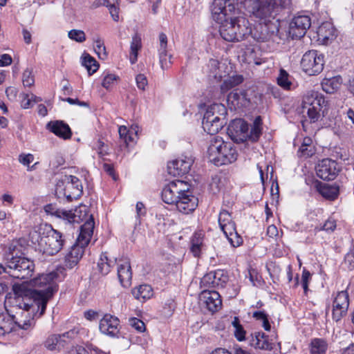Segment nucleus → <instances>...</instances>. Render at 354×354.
Returning a JSON list of instances; mask_svg holds the SVG:
<instances>
[{
    "instance_id": "3c124183",
    "label": "nucleus",
    "mask_w": 354,
    "mask_h": 354,
    "mask_svg": "<svg viewBox=\"0 0 354 354\" xmlns=\"http://www.w3.org/2000/svg\"><path fill=\"white\" fill-rule=\"evenodd\" d=\"M246 133L248 136V140L252 142H256L261 135V127H259L257 126L254 127L252 125L250 131L249 129L247 130Z\"/></svg>"
},
{
    "instance_id": "7c9ffc66",
    "label": "nucleus",
    "mask_w": 354,
    "mask_h": 354,
    "mask_svg": "<svg viewBox=\"0 0 354 354\" xmlns=\"http://www.w3.org/2000/svg\"><path fill=\"white\" fill-rule=\"evenodd\" d=\"M132 295L136 299L143 302L153 296V289L149 285L142 284L134 288Z\"/></svg>"
},
{
    "instance_id": "052dcab7",
    "label": "nucleus",
    "mask_w": 354,
    "mask_h": 354,
    "mask_svg": "<svg viewBox=\"0 0 354 354\" xmlns=\"http://www.w3.org/2000/svg\"><path fill=\"white\" fill-rule=\"evenodd\" d=\"M159 47L158 51H166L167 50V35L161 32L159 34Z\"/></svg>"
},
{
    "instance_id": "7ed1b4c3",
    "label": "nucleus",
    "mask_w": 354,
    "mask_h": 354,
    "mask_svg": "<svg viewBox=\"0 0 354 354\" xmlns=\"http://www.w3.org/2000/svg\"><path fill=\"white\" fill-rule=\"evenodd\" d=\"M59 278L57 269L49 273L41 274L30 281V286L32 288L30 296L34 299L37 310H40L39 317L44 314L48 300L57 290V281Z\"/></svg>"
},
{
    "instance_id": "20e7f679",
    "label": "nucleus",
    "mask_w": 354,
    "mask_h": 354,
    "mask_svg": "<svg viewBox=\"0 0 354 354\" xmlns=\"http://www.w3.org/2000/svg\"><path fill=\"white\" fill-rule=\"evenodd\" d=\"M30 238L32 243L37 244L40 252L50 256L57 254L64 244L62 234L47 224L31 233Z\"/></svg>"
},
{
    "instance_id": "774afa93",
    "label": "nucleus",
    "mask_w": 354,
    "mask_h": 354,
    "mask_svg": "<svg viewBox=\"0 0 354 354\" xmlns=\"http://www.w3.org/2000/svg\"><path fill=\"white\" fill-rule=\"evenodd\" d=\"M18 91L16 88L9 86L6 90V94L9 100H14L17 97Z\"/></svg>"
},
{
    "instance_id": "39448f33",
    "label": "nucleus",
    "mask_w": 354,
    "mask_h": 354,
    "mask_svg": "<svg viewBox=\"0 0 354 354\" xmlns=\"http://www.w3.org/2000/svg\"><path fill=\"white\" fill-rule=\"evenodd\" d=\"M238 153L233 145L225 142L222 138H213L207 148V158L209 162L219 166L234 162Z\"/></svg>"
},
{
    "instance_id": "6ab92c4d",
    "label": "nucleus",
    "mask_w": 354,
    "mask_h": 354,
    "mask_svg": "<svg viewBox=\"0 0 354 354\" xmlns=\"http://www.w3.org/2000/svg\"><path fill=\"white\" fill-rule=\"evenodd\" d=\"M199 299L201 305L212 313L221 308L222 300L216 291L203 290L199 296Z\"/></svg>"
},
{
    "instance_id": "de8ad7c7",
    "label": "nucleus",
    "mask_w": 354,
    "mask_h": 354,
    "mask_svg": "<svg viewBox=\"0 0 354 354\" xmlns=\"http://www.w3.org/2000/svg\"><path fill=\"white\" fill-rule=\"evenodd\" d=\"M252 317L257 320L262 321V326L266 330L269 331L270 330L271 326L268 319V315L264 311H255L253 313Z\"/></svg>"
},
{
    "instance_id": "0eeeda50",
    "label": "nucleus",
    "mask_w": 354,
    "mask_h": 354,
    "mask_svg": "<svg viewBox=\"0 0 354 354\" xmlns=\"http://www.w3.org/2000/svg\"><path fill=\"white\" fill-rule=\"evenodd\" d=\"M226 107L222 104H213L207 109L202 122L203 128L207 133H217L226 124Z\"/></svg>"
},
{
    "instance_id": "aec40b11",
    "label": "nucleus",
    "mask_w": 354,
    "mask_h": 354,
    "mask_svg": "<svg viewBox=\"0 0 354 354\" xmlns=\"http://www.w3.org/2000/svg\"><path fill=\"white\" fill-rule=\"evenodd\" d=\"M194 162L191 157H182L176 159L167 165L168 173L173 176H181L187 174Z\"/></svg>"
},
{
    "instance_id": "c85d7f7f",
    "label": "nucleus",
    "mask_w": 354,
    "mask_h": 354,
    "mask_svg": "<svg viewBox=\"0 0 354 354\" xmlns=\"http://www.w3.org/2000/svg\"><path fill=\"white\" fill-rule=\"evenodd\" d=\"M318 40L323 44H327L335 38V29L329 22L322 23L317 28Z\"/></svg>"
},
{
    "instance_id": "69168bd1",
    "label": "nucleus",
    "mask_w": 354,
    "mask_h": 354,
    "mask_svg": "<svg viewBox=\"0 0 354 354\" xmlns=\"http://www.w3.org/2000/svg\"><path fill=\"white\" fill-rule=\"evenodd\" d=\"M344 263L351 270L354 268V252L346 254L344 258Z\"/></svg>"
},
{
    "instance_id": "f8f14e48",
    "label": "nucleus",
    "mask_w": 354,
    "mask_h": 354,
    "mask_svg": "<svg viewBox=\"0 0 354 354\" xmlns=\"http://www.w3.org/2000/svg\"><path fill=\"white\" fill-rule=\"evenodd\" d=\"M324 55L317 50H308L301 58V67L308 75H316L324 68Z\"/></svg>"
},
{
    "instance_id": "72a5a7b5",
    "label": "nucleus",
    "mask_w": 354,
    "mask_h": 354,
    "mask_svg": "<svg viewBox=\"0 0 354 354\" xmlns=\"http://www.w3.org/2000/svg\"><path fill=\"white\" fill-rule=\"evenodd\" d=\"M119 1L120 0H97V4L109 8V12L115 21H119Z\"/></svg>"
},
{
    "instance_id": "dca6fc26",
    "label": "nucleus",
    "mask_w": 354,
    "mask_h": 354,
    "mask_svg": "<svg viewBox=\"0 0 354 354\" xmlns=\"http://www.w3.org/2000/svg\"><path fill=\"white\" fill-rule=\"evenodd\" d=\"M339 171L337 163L330 159H324L316 167V173L319 178L324 180H333Z\"/></svg>"
},
{
    "instance_id": "603ef678",
    "label": "nucleus",
    "mask_w": 354,
    "mask_h": 354,
    "mask_svg": "<svg viewBox=\"0 0 354 354\" xmlns=\"http://www.w3.org/2000/svg\"><path fill=\"white\" fill-rule=\"evenodd\" d=\"M22 82L24 86H31L35 84V78L32 71L26 69L23 73Z\"/></svg>"
},
{
    "instance_id": "1a4fd4ad",
    "label": "nucleus",
    "mask_w": 354,
    "mask_h": 354,
    "mask_svg": "<svg viewBox=\"0 0 354 354\" xmlns=\"http://www.w3.org/2000/svg\"><path fill=\"white\" fill-rule=\"evenodd\" d=\"M326 101L322 93L317 91H308L303 97V109L307 111V114L311 122H317L321 112L324 114L323 108L326 106Z\"/></svg>"
},
{
    "instance_id": "bb28decb",
    "label": "nucleus",
    "mask_w": 354,
    "mask_h": 354,
    "mask_svg": "<svg viewBox=\"0 0 354 354\" xmlns=\"http://www.w3.org/2000/svg\"><path fill=\"white\" fill-rule=\"evenodd\" d=\"M248 340L249 344L255 348L261 350H271L272 348L268 336L263 332L255 331L251 333Z\"/></svg>"
},
{
    "instance_id": "a211bd4d",
    "label": "nucleus",
    "mask_w": 354,
    "mask_h": 354,
    "mask_svg": "<svg viewBox=\"0 0 354 354\" xmlns=\"http://www.w3.org/2000/svg\"><path fill=\"white\" fill-rule=\"evenodd\" d=\"M311 26L310 18L306 15H300L293 18L290 24V34L293 39L303 37Z\"/></svg>"
},
{
    "instance_id": "4be33fe9",
    "label": "nucleus",
    "mask_w": 354,
    "mask_h": 354,
    "mask_svg": "<svg viewBox=\"0 0 354 354\" xmlns=\"http://www.w3.org/2000/svg\"><path fill=\"white\" fill-rule=\"evenodd\" d=\"M227 100L228 104L231 106V109L234 110L246 106L249 103L246 91L240 88H236L231 91L227 95Z\"/></svg>"
},
{
    "instance_id": "f257e3e1",
    "label": "nucleus",
    "mask_w": 354,
    "mask_h": 354,
    "mask_svg": "<svg viewBox=\"0 0 354 354\" xmlns=\"http://www.w3.org/2000/svg\"><path fill=\"white\" fill-rule=\"evenodd\" d=\"M291 0H245L244 8L251 17L263 22L251 28V36L254 40L263 42L274 33L270 19H274L281 8H286Z\"/></svg>"
},
{
    "instance_id": "f03ea898",
    "label": "nucleus",
    "mask_w": 354,
    "mask_h": 354,
    "mask_svg": "<svg viewBox=\"0 0 354 354\" xmlns=\"http://www.w3.org/2000/svg\"><path fill=\"white\" fill-rule=\"evenodd\" d=\"M189 187L184 180H173L163 188L161 193L162 200L165 203L175 205L180 212L189 214L196 208L198 203Z\"/></svg>"
},
{
    "instance_id": "cd10ccee",
    "label": "nucleus",
    "mask_w": 354,
    "mask_h": 354,
    "mask_svg": "<svg viewBox=\"0 0 354 354\" xmlns=\"http://www.w3.org/2000/svg\"><path fill=\"white\" fill-rule=\"evenodd\" d=\"M233 20V29L236 35L241 34V41L245 39L251 33V26L248 19L244 17L232 18Z\"/></svg>"
},
{
    "instance_id": "b1692460",
    "label": "nucleus",
    "mask_w": 354,
    "mask_h": 354,
    "mask_svg": "<svg viewBox=\"0 0 354 354\" xmlns=\"http://www.w3.org/2000/svg\"><path fill=\"white\" fill-rule=\"evenodd\" d=\"M46 129L64 140L70 139L72 136L71 128L62 120L50 121L46 124Z\"/></svg>"
},
{
    "instance_id": "bf43d9fd",
    "label": "nucleus",
    "mask_w": 354,
    "mask_h": 354,
    "mask_svg": "<svg viewBox=\"0 0 354 354\" xmlns=\"http://www.w3.org/2000/svg\"><path fill=\"white\" fill-rule=\"evenodd\" d=\"M118 133L120 138L123 139L127 145L132 140V138L129 136V131L124 126H120L118 129Z\"/></svg>"
},
{
    "instance_id": "58836bf2",
    "label": "nucleus",
    "mask_w": 354,
    "mask_h": 354,
    "mask_svg": "<svg viewBox=\"0 0 354 354\" xmlns=\"http://www.w3.org/2000/svg\"><path fill=\"white\" fill-rule=\"evenodd\" d=\"M319 192L324 198L330 200H334L338 196L339 189L337 187L324 184L320 187Z\"/></svg>"
},
{
    "instance_id": "4d7b16f0",
    "label": "nucleus",
    "mask_w": 354,
    "mask_h": 354,
    "mask_svg": "<svg viewBox=\"0 0 354 354\" xmlns=\"http://www.w3.org/2000/svg\"><path fill=\"white\" fill-rule=\"evenodd\" d=\"M208 66L215 77L217 76L221 77V74L216 71L220 68V62L217 59H211L209 61Z\"/></svg>"
},
{
    "instance_id": "864d4df0",
    "label": "nucleus",
    "mask_w": 354,
    "mask_h": 354,
    "mask_svg": "<svg viewBox=\"0 0 354 354\" xmlns=\"http://www.w3.org/2000/svg\"><path fill=\"white\" fill-rule=\"evenodd\" d=\"M311 280V274L306 268L303 269L301 276V284L304 288V293L306 294L308 290V283Z\"/></svg>"
},
{
    "instance_id": "5701e85b",
    "label": "nucleus",
    "mask_w": 354,
    "mask_h": 354,
    "mask_svg": "<svg viewBox=\"0 0 354 354\" xmlns=\"http://www.w3.org/2000/svg\"><path fill=\"white\" fill-rule=\"evenodd\" d=\"M118 326L119 319L116 317L105 315L100 322L99 328L101 333L114 337L119 332Z\"/></svg>"
},
{
    "instance_id": "c03bdc74",
    "label": "nucleus",
    "mask_w": 354,
    "mask_h": 354,
    "mask_svg": "<svg viewBox=\"0 0 354 354\" xmlns=\"http://www.w3.org/2000/svg\"><path fill=\"white\" fill-rule=\"evenodd\" d=\"M94 50L97 54L99 58L102 59H106L107 54L103 40L100 37H97V38L94 39Z\"/></svg>"
},
{
    "instance_id": "9d476101",
    "label": "nucleus",
    "mask_w": 354,
    "mask_h": 354,
    "mask_svg": "<svg viewBox=\"0 0 354 354\" xmlns=\"http://www.w3.org/2000/svg\"><path fill=\"white\" fill-rule=\"evenodd\" d=\"M25 289L26 286L24 284H14L12 290L15 292V296L6 301V305L10 304L13 308L19 309L22 317H27L29 310L34 312L37 310L35 315L37 314L39 315L40 310H37V306L35 304L34 299H32L31 303H28L27 301L30 300V299L23 297V295L25 294Z\"/></svg>"
},
{
    "instance_id": "49530a36",
    "label": "nucleus",
    "mask_w": 354,
    "mask_h": 354,
    "mask_svg": "<svg viewBox=\"0 0 354 354\" xmlns=\"http://www.w3.org/2000/svg\"><path fill=\"white\" fill-rule=\"evenodd\" d=\"M159 57V63L161 68L165 71L167 70L172 64L171 62V55H168L167 50L166 51H159L158 52Z\"/></svg>"
},
{
    "instance_id": "13d9d810",
    "label": "nucleus",
    "mask_w": 354,
    "mask_h": 354,
    "mask_svg": "<svg viewBox=\"0 0 354 354\" xmlns=\"http://www.w3.org/2000/svg\"><path fill=\"white\" fill-rule=\"evenodd\" d=\"M315 153L314 147H310L305 146L303 147L301 146L299 149L298 153L301 157H304L307 158L308 157L312 156Z\"/></svg>"
},
{
    "instance_id": "37998d69",
    "label": "nucleus",
    "mask_w": 354,
    "mask_h": 354,
    "mask_svg": "<svg viewBox=\"0 0 354 354\" xmlns=\"http://www.w3.org/2000/svg\"><path fill=\"white\" fill-rule=\"evenodd\" d=\"M45 345L48 349L51 351L56 349L57 346V348L64 346V344L62 342V336L58 335H51L46 341Z\"/></svg>"
},
{
    "instance_id": "c756f323",
    "label": "nucleus",
    "mask_w": 354,
    "mask_h": 354,
    "mask_svg": "<svg viewBox=\"0 0 354 354\" xmlns=\"http://www.w3.org/2000/svg\"><path fill=\"white\" fill-rule=\"evenodd\" d=\"M218 223L224 234L227 231H232L234 228L236 227V225L232 219L231 214L225 209H222L220 212L218 216Z\"/></svg>"
},
{
    "instance_id": "79ce46f5",
    "label": "nucleus",
    "mask_w": 354,
    "mask_h": 354,
    "mask_svg": "<svg viewBox=\"0 0 354 354\" xmlns=\"http://www.w3.org/2000/svg\"><path fill=\"white\" fill-rule=\"evenodd\" d=\"M230 243L234 247L240 246L243 243L242 237L237 233L236 227L232 231H227L224 234Z\"/></svg>"
},
{
    "instance_id": "09e8293b",
    "label": "nucleus",
    "mask_w": 354,
    "mask_h": 354,
    "mask_svg": "<svg viewBox=\"0 0 354 354\" xmlns=\"http://www.w3.org/2000/svg\"><path fill=\"white\" fill-rule=\"evenodd\" d=\"M128 324L130 326L136 329L139 333H142L146 329L145 323L141 319L136 317L129 318Z\"/></svg>"
},
{
    "instance_id": "473e14b6",
    "label": "nucleus",
    "mask_w": 354,
    "mask_h": 354,
    "mask_svg": "<svg viewBox=\"0 0 354 354\" xmlns=\"http://www.w3.org/2000/svg\"><path fill=\"white\" fill-rule=\"evenodd\" d=\"M115 259H109L106 253L102 254L97 263L99 271L102 274H107L111 271V267L115 264Z\"/></svg>"
},
{
    "instance_id": "412c9836",
    "label": "nucleus",
    "mask_w": 354,
    "mask_h": 354,
    "mask_svg": "<svg viewBox=\"0 0 354 354\" xmlns=\"http://www.w3.org/2000/svg\"><path fill=\"white\" fill-rule=\"evenodd\" d=\"M66 216L65 217V223L67 224L80 223L83 221L85 223L89 220L93 216L88 215V208L86 205H80L73 210H66ZM94 221V219H93Z\"/></svg>"
},
{
    "instance_id": "f3484780",
    "label": "nucleus",
    "mask_w": 354,
    "mask_h": 354,
    "mask_svg": "<svg viewBox=\"0 0 354 354\" xmlns=\"http://www.w3.org/2000/svg\"><path fill=\"white\" fill-rule=\"evenodd\" d=\"M229 280L227 272L217 270L206 274L201 279V283L207 287L223 288Z\"/></svg>"
},
{
    "instance_id": "4c0bfd02",
    "label": "nucleus",
    "mask_w": 354,
    "mask_h": 354,
    "mask_svg": "<svg viewBox=\"0 0 354 354\" xmlns=\"http://www.w3.org/2000/svg\"><path fill=\"white\" fill-rule=\"evenodd\" d=\"M82 65L87 69L89 75L95 73L99 68L97 62L88 54L82 57Z\"/></svg>"
},
{
    "instance_id": "680f3d73",
    "label": "nucleus",
    "mask_w": 354,
    "mask_h": 354,
    "mask_svg": "<svg viewBox=\"0 0 354 354\" xmlns=\"http://www.w3.org/2000/svg\"><path fill=\"white\" fill-rule=\"evenodd\" d=\"M136 80L138 88L145 90V86L147 85V77L143 74H139L136 76Z\"/></svg>"
},
{
    "instance_id": "c9c22d12",
    "label": "nucleus",
    "mask_w": 354,
    "mask_h": 354,
    "mask_svg": "<svg viewBox=\"0 0 354 354\" xmlns=\"http://www.w3.org/2000/svg\"><path fill=\"white\" fill-rule=\"evenodd\" d=\"M328 348L327 342L324 339L315 338L310 343L311 354H325Z\"/></svg>"
},
{
    "instance_id": "ddd939ff",
    "label": "nucleus",
    "mask_w": 354,
    "mask_h": 354,
    "mask_svg": "<svg viewBox=\"0 0 354 354\" xmlns=\"http://www.w3.org/2000/svg\"><path fill=\"white\" fill-rule=\"evenodd\" d=\"M15 324L22 329L28 330L35 325V321L33 318L22 319L15 315L10 316L0 313V337L12 332Z\"/></svg>"
},
{
    "instance_id": "8fccbe9b",
    "label": "nucleus",
    "mask_w": 354,
    "mask_h": 354,
    "mask_svg": "<svg viewBox=\"0 0 354 354\" xmlns=\"http://www.w3.org/2000/svg\"><path fill=\"white\" fill-rule=\"evenodd\" d=\"M68 37L75 41L82 43L86 40V35L83 30L73 29L68 32Z\"/></svg>"
},
{
    "instance_id": "6e6552de",
    "label": "nucleus",
    "mask_w": 354,
    "mask_h": 354,
    "mask_svg": "<svg viewBox=\"0 0 354 354\" xmlns=\"http://www.w3.org/2000/svg\"><path fill=\"white\" fill-rule=\"evenodd\" d=\"M55 192L58 197H65L68 201L80 198L83 193V187L80 180L72 175H65L59 180Z\"/></svg>"
},
{
    "instance_id": "a19ab883",
    "label": "nucleus",
    "mask_w": 354,
    "mask_h": 354,
    "mask_svg": "<svg viewBox=\"0 0 354 354\" xmlns=\"http://www.w3.org/2000/svg\"><path fill=\"white\" fill-rule=\"evenodd\" d=\"M44 210L47 214L61 218L65 222V217L67 214L66 209L58 208L53 204H48L44 207Z\"/></svg>"
},
{
    "instance_id": "e2e57ef3",
    "label": "nucleus",
    "mask_w": 354,
    "mask_h": 354,
    "mask_svg": "<svg viewBox=\"0 0 354 354\" xmlns=\"http://www.w3.org/2000/svg\"><path fill=\"white\" fill-rule=\"evenodd\" d=\"M117 80V77L113 74L106 75L102 81V85L106 88H109L111 84Z\"/></svg>"
},
{
    "instance_id": "a878e982",
    "label": "nucleus",
    "mask_w": 354,
    "mask_h": 354,
    "mask_svg": "<svg viewBox=\"0 0 354 354\" xmlns=\"http://www.w3.org/2000/svg\"><path fill=\"white\" fill-rule=\"evenodd\" d=\"M118 276L123 287H129L131 283L132 272L128 259L120 260L118 263Z\"/></svg>"
},
{
    "instance_id": "4468645a",
    "label": "nucleus",
    "mask_w": 354,
    "mask_h": 354,
    "mask_svg": "<svg viewBox=\"0 0 354 354\" xmlns=\"http://www.w3.org/2000/svg\"><path fill=\"white\" fill-rule=\"evenodd\" d=\"M245 0H214L212 6V12L216 20L222 21L234 12L239 3L244 4Z\"/></svg>"
},
{
    "instance_id": "423d86ee",
    "label": "nucleus",
    "mask_w": 354,
    "mask_h": 354,
    "mask_svg": "<svg viewBox=\"0 0 354 354\" xmlns=\"http://www.w3.org/2000/svg\"><path fill=\"white\" fill-rule=\"evenodd\" d=\"M95 222L92 217L80 227V232L77 242L71 247L65 257V266L69 269L74 268L82 257L85 248L90 242L93 233Z\"/></svg>"
},
{
    "instance_id": "6e6d98bb",
    "label": "nucleus",
    "mask_w": 354,
    "mask_h": 354,
    "mask_svg": "<svg viewBox=\"0 0 354 354\" xmlns=\"http://www.w3.org/2000/svg\"><path fill=\"white\" fill-rule=\"evenodd\" d=\"M34 160V156L32 154H21L19 157V161L25 166L28 167V170H32L33 166L29 168V165Z\"/></svg>"
},
{
    "instance_id": "2f4dec72",
    "label": "nucleus",
    "mask_w": 354,
    "mask_h": 354,
    "mask_svg": "<svg viewBox=\"0 0 354 354\" xmlns=\"http://www.w3.org/2000/svg\"><path fill=\"white\" fill-rule=\"evenodd\" d=\"M142 48V40L140 36L136 33L133 37L132 41L131 42L130 46V54H129V60L131 64H135L138 60V51Z\"/></svg>"
},
{
    "instance_id": "2eb2a0df",
    "label": "nucleus",
    "mask_w": 354,
    "mask_h": 354,
    "mask_svg": "<svg viewBox=\"0 0 354 354\" xmlns=\"http://www.w3.org/2000/svg\"><path fill=\"white\" fill-rule=\"evenodd\" d=\"M247 130H248V124L244 120L235 119L230 123L227 134L233 141L237 143L243 142L248 138Z\"/></svg>"
},
{
    "instance_id": "e433bc0d",
    "label": "nucleus",
    "mask_w": 354,
    "mask_h": 354,
    "mask_svg": "<svg viewBox=\"0 0 354 354\" xmlns=\"http://www.w3.org/2000/svg\"><path fill=\"white\" fill-rule=\"evenodd\" d=\"M349 306L348 294L346 291H340L333 301V307L348 309Z\"/></svg>"
},
{
    "instance_id": "0e129e2a",
    "label": "nucleus",
    "mask_w": 354,
    "mask_h": 354,
    "mask_svg": "<svg viewBox=\"0 0 354 354\" xmlns=\"http://www.w3.org/2000/svg\"><path fill=\"white\" fill-rule=\"evenodd\" d=\"M336 228V223L334 220H327L324 225L319 229V230H324L326 232H333Z\"/></svg>"
},
{
    "instance_id": "393cba45",
    "label": "nucleus",
    "mask_w": 354,
    "mask_h": 354,
    "mask_svg": "<svg viewBox=\"0 0 354 354\" xmlns=\"http://www.w3.org/2000/svg\"><path fill=\"white\" fill-rule=\"evenodd\" d=\"M219 32L221 37L227 41L236 42L241 41V34L236 35L233 29V20L232 17L224 19L219 28Z\"/></svg>"
},
{
    "instance_id": "f704fd0d",
    "label": "nucleus",
    "mask_w": 354,
    "mask_h": 354,
    "mask_svg": "<svg viewBox=\"0 0 354 354\" xmlns=\"http://www.w3.org/2000/svg\"><path fill=\"white\" fill-rule=\"evenodd\" d=\"M243 81V77L242 75H236L229 77L228 78L225 80L222 84L221 85V93L227 92L228 90L241 84Z\"/></svg>"
},
{
    "instance_id": "9b49d317",
    "label": "nucleus",
    "mask_w": 354,
    "mask_h": 354,
    "mask_svg": "<svg viewBox=\"0 0 354 354\" xmlns=\"http://www.w3.org/2000/svg\"><path fill=\"white\" fill-rule=\"evenodd\" d=\"M8 274L13 278L26 279L32 276L35 265L30 259L12 257L8 260Z\"/></svg>"
},
{
    "instance_id": "5fc2aeb1",
    "label": "nucleus",
    "mask_w": 354,
    "mask_h": 354,
    "mask_svg": "<svg viewBox=\"0 0 354 354\" xmlns=\"http://www.w3.org/2000/svg\"><path fill=\"white\" fill-rule=\"evenodd\" d=\"M348 309H342L339 307H333V319L335 322H339L347 313Z\"/></svg>"
},
{
    "instance_id": "ea45409f",
    "label": "nucleus",
    "mask_w": 354,
    "mask_h": 354,
    "mask_svg": "<svg viewBox=\"0 0 354 354\" xmlns=\"http://www.w3.org/2000/svg\"><path fill=\"white\" fill-rule=\"evenodd\" d=\"M232 325L234 328V335L236 339L239 342L245 340L246 332L241 324L239 319L237 317H234V320L232 322Z\"/></svg>"
},
{
    "instance_id": "a18cd8bd",
    "label": "nucleus",
    "mask_w": 354,
    "mask_h": 354,
    "mask_svg": "<svg viewBox=\"0 0 354 354\" xmlns=\"http://www.w3.org/2000/svg\"><path fill=\"white\" fill-rule=\"evenodd\" d=\"M289 75L288 73L284 70L281 69L279 71V76L277 79V84L282 87L283 88L286 90H288L290 88V86L292 83L288 80Z\"/></svg>"
},
{
    "instance_id": "338daca9",
    "label": "nucleus",
    "mask_w": 354,
    "mask_h": 354,
    "mask_svg": "<svg viewBox=\"0 0 354 354\" xmlns=\"http://www.w3.org/2000/svg\"><path fill=\"white\" fill-rule=\"evenodd\" d=\"M97 148L98 150V154L100 157H103L108 154L107 149L105 147L104 143L101 140H98L97 142Z\"/></svg>"
}]
</instances>
